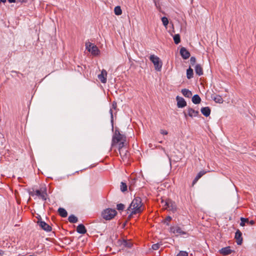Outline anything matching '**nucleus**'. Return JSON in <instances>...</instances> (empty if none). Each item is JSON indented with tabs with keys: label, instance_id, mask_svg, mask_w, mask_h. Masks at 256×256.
<instances>
[{
	"label": "nucleus",
	"instance_id": "f257e3e1",
	"mask_svg": "<svg viewBox=\"0 0 256 256\" xmlns=\"http://www.w3.org/2000/svg\"><path fill=\"white\" fill-rule=\"evenodd\" d=\"M142 206L141 198L140 197H136L128 208V212H130V216L140 213L143 210Z\"/></svg>",
	"mask_w": 256,
	"mask_h": 256
},
{
	"label": "nucleus",
	"instance_id": "f03ea898",
	"mask_svg": "<svg viewBox=\"0 0 256 256\" xmlns=\"http://www.w3.org/2000/svg\"><path fill=\"white\" fill-rule=\"evenodd\" d=\"M116 211L112 208H106L102 212V217L106 220H109L112 219L116 214Z\"/></svg>",
	"mask_w": 256,
	"mask_h": 256
},
{
	"label": "nucleus",
	"instance_id": "7ed1b4c3",
	"mask_svg": "<svg viewBox=\"0 0 256 256\" xmlns=\"http://www.w3.org/2000/svg\"><path fill=\"white\" fill-rule=\"evenodd\" d=\"M86 49L94 56H98L100 54V50L94 44L87 42H86Z\"/></svg>",
	"mask_w": 256,
	"mask_h": 256
},
{
	"label": "nucleus",
	"instance_id": "20e7f679",
	"mask_svg": "<svg viewBox=\"0 0 256 256\" xmlns=\"http://www.w3.org/2000/svg\"><path fill=\"white\" fill-rule=\"evenodd\" d=\"M150 60L153 63L154 68L157 71H160L162 67V62L157 56L154 54L150 55Z\"/></svg>",
	"mask_w": 256,
	"mask_h": 256
},
{
	"label": "nucleus",
	"instance_id": "39448f33",
	"mask_svg": "<svg viewBox=\"0 0 256 256\" xmlns=\"http://www.w3.org/2000/svg\"><path fill=\"white\" fill-rule=\"evenodd\" d=\"M170 232L174 234L176 236L186 234V232L183 230L181 228L178 226H172L170 228Z\"/></svg>",
	"mask_w": 256,
	"mask_h": 256
},
{
	"label": "nucleus",
	"instance_id": "423d86ee",
	"mask_svg": "<svg viewBox=\"0 0 256 256\" xmlns=\"http://www.w3.org/2000/svg\"><path fill=\"white\" fill-rule=\"evenodd\" d=\"M164 208L168 210L172 211L174 212L176 210V203L172 200H168L164 203Z\"/></svg>",
	"mask_w": 256,
	"mask_h": 256
},
{
	"label": "nucleus",
	"instance_id": "0eeeda50",
	"mask_svg": "<svg viewBox=\"0 0 256 256\" xmlns=\"http://www.w3.org/2000/svg\"><path fill=\"white\" fill-rule=\"evenodd\" d=\"M184 114L186 118L187 116H189L192 118L196 116L198 114V112L194 110L192 108H188L187 110V111L184 112Z\"/></svg>",
	"mask_w": 256,
	"mask_h": 256
},
{
	"label": "nucleus",
	"instance_id": "6e6552de",
	"mask_svg": "<svg viewBox=\"0 0 256 256\" xmlns=\"http://www.w3.org/2000/svg\"><path fill=\"white\" fill-rule=\"evenodd\" d=\"M234 238L236 240V242L238 245H241L242 244L243 241L242 234L239 230H238L236 231Z\"/></svg>",
	"mask_w": 256,
	"mask_h": 256
},
{
	"label": "nucleus",
	"instance_id": "1a4fd4ad",
	"mask_svg": "<svg viewBox=\"0 0 256 256\" xmlns=\"http://www.w3.org/2000/svg\"><path fill=\"white\" fill-rule=\"evenodd\" d=\"M176 100L177 102V106L178 108H182L186 106V102L184 99L180 96L176 97Z\"/></svg>",
	"mask_w": 256,
	"mask_h": 256
},
{
	"label": "nucleus",
	"instance_id": "9d476101",
	"mask_svg": "<svg viewBox=\"0 0 256 256\" xmlns=\"http://www.w3.org/2000/svg\"><path fill=\"white\" fill-rule=\"evenodd\" d=\"M38 224L39 226L44 230L49 232L52 230V228L44 221H38Z\"/></svg>",
	"mask_w": 256,
	"mask_h": 256
},
{
	"label": "nucleus",
	"instance_id": "9b49d317",
	"mask_svg": "<svg viewBox=\"0 0 256 256\" xmlns=\"http://www.w3.org/2000/svg\"><path fill=\"white\" fill-rule=\"evenodd\" d=\"M106 76L107 72L104 69L102 70L100 74H98V78L102 83L104 84H105L106 82Z\"/></svg>",
	"mask_w": 256,
	"mask_h": 256
},
{
	"label": "nucleus",
	"instance_id": "f8f14e48",
	"mask_svg": "<svg viewBox=\"0 0 256 256\" xmlns=\"http://www.w3.org/2000/svg\"><path fill=\"white\" fill-rule=\"evenodd\" d=\"M122 136L120 134L118 130H116L114 135L112 138L113 142L118 143L122 140Z\"/></svg>",
	"mask_w": 256,
	"mask_h": 256
},
{
	"label": "nucleus",
	"instance_id": "ddd939ff",
	"mask_svg": "<svg viewBox=\"0 0 256 256\" xmlns=\"http://www.w3.org/2000/svg\"><path fill=\"white\" fill-rule=\"evenodd\" d=\"M180 54L184 59L186 60L190 56V54L185 48H182L180 50Z\"/></svg>",
	"mask_w": 256,
	"mask_h": 256
},
{
	"label": "nucleus",
	"instance_id": "4468645a",
	"mask_svg": "<svg viewBox=\"0 0 256 256\" xmlns=\"http://www.w3.org/2000/svg\"><path fill=\"white\" fill-rule=\"evenodd\" d=\"M232 250L230 249V246L223 248L220 250V252L224 256H228L232 252Z\"/></svg>",
	"mask_w": 256,
	"mask_h": 256
},
{
	"label": "nucleus",
	"instance_id": "2eb2a0df",
	"mask_svg": "<svg viewBox=\"0 0 256 256\" xmlns=\"http://www.w3.org/2000/svg\"><path fill=\"white\" fill-rule=\"evenodd\" d=\"M76 231L79 234H84L86 232V230L84 224H80L77 226Z\"/></svg>",
	"mask_w": 256,
	"mask_h": 256
},
{
	"label": "nucleus",
	"instance_id": "dca6fc26",
	"mask_svg": "<svg viewBox=\"0 0 256 256\" xmlns=\"http://www.w3.org/2000/svg\"><path fill=\"white\" fill-rule=\"evenodd\" d=\"M182 93L186 98H190L192 94L191 91L186 88L182 90Z\"/></svg>",
	"mask_w": 256,
	"mask_h": 256
},
{
	"label": "nucleus",
	"instance_id": "f3484780",
	"mask_svg": "<svg viewBox=\"0 0 256 256\" xmlns=\"http://www.w3.org/2000/svg\"><path fill=\"white\" fill-rule=\"evenodd\" d=\"M212 98L216 103L222 104L223 102V100L222 96L220 95H212Z\"/></svg>",
	"mask_w": 256,
	"mask_h": 256
},
{
	"label": "nucleus",
	"instance_id": "a211bd4d",
	"mask_svg": "<svg viewBox=\"0 0 256 256\" xmlns=\"http://www.w3.org/2000/svg\"><path fill=\"white\" fill-rule=\"evenodd\" d=\"M206 174V172L205 171H204V170H202V171H200V172L197 176H196V177L194 178V180H193V182H192V185L194 186L196 182L197 181L204 175V174Z\"/></svg>",
	"mask_w": 256,
	"mask_h": 256
},
{
	"label": "nucleus",
	"instance_id": "6ab92c4d",
	"mask_svg": "<svg viewBox=\"0 0 256 256\" xmlns=\"http://www.w3.org/2000/svg\"><path fill=\"white\" fill-rule=\"evenodd\" d=\"M192 100L194 104H198L200 102L201 98L198 94H194L192 97Z\"/></svg>",
	"mask_w": 256,
	"mask_h": 256
},
{
	"label": "nucleus",
	"instance_id": "aec40b11",
	"mask_svg": "<svg viewBox=\"0 0 256 256\" xmlns=\"http://www.w3.org/2000/svg\"><path fill=\"white\" fill-rule=\"evenodd\" d=\"M58 212L59 214L62 218H66L68 216V212L66 210L62 208H60L58 209Z\"/></svg>",
	"mask_w": 256,
	"mask_h": 256
},
{
	"label": "nucleus",
	"instance_id": "412c9836",
	"mask_svg": "<svg viewBox=\"0 0 256 256\" xmlns=\"http://www.w3.org/2000/svg\"><path fill=\"white\" fill-rule=\"evenodd\" d=\"M137 180V178H131L130 180V187H129V188L130 190H134V187L136 185V181Z\"/></svg>",
	"mask_w": 256,
	"mask_h": 256
},
{
	"label": "nucleus",
	"instance_id": "4be33fe9",
	"mask_svg": "<svg viewBox=\"0 0 256 256\" xmlns=\"http://www.w3.org/2000/svg\"><path fill=\"white\" fill-rule=\"evenodd\" d=\"M68 220L70 223H76L78 219L74 215L71 214L69 216Z\"/></svg>",
	"mask_w": 256,
	"mask_h": 256
},
{
	"label": "nucleus",
	"instance_id": "5701e85b",
	"mask_svg": "<svg viewBox=\"0 0 256 256\" xmlns=\"http://www.w3.org/2000/svg\"><path fill=\"white\" fill-rule=\"evenodd\" d=\"M195 71L198 76L202 74V70L200 65H196L195 67Z\"/></svg>",
	"mask_w": 256,
	"mask_h": 256
},
{
	"label": "nucleus",
	"instance_id": "b1692460",
	"mask_svg": "<svg viewBox=\"0 0 256 256\" xmlns=\"http://www.w3.org/2000/svg\"><path fill=\"white\" fill-rule=\"evenodd\" d=\"M193 70L189 68L186 71V76L188 79H190L193 77Z\"/></svg>",
	"mask_w": 256,
	"mask_h": 256
},
{
	"label": "nucleus",
	"instance_id": "393cba45",
	"mask_svg": "<svg viewBox=\"0 0 256 256\" xmlns=\"http://www.w3.org/2000/svg\"><path fill=\"white\" fill-rule=\"evenodd\" d=\"M114 14L117 16H120L122 14V10L120 6H116L114 10Z\"/></svg>",
	"mask_w": 256,
	"mask_h": 256
},
{
	"label": "nucleus",
	"instance_id": "a878e982",
	"mask_svg": "<svg viewBox=\"0 0 256 256\" xmlns=\"http://www.w3.org/2000/svg\"><path fill=\"white\" fill-rule=\"evenodd\" d=\"M174 43L176 44H178L180 42V36L179 34H175L174 37Z\"/></svg>",
	"mask_w": 256,
	"mask_h": 256
},
{
	"label": "nucleus",
	"instance_id": "bb28decb",
	"mask_svg": "<svg viewBox=\"0 0 256 256\" xmlns=\"http://www.w3.org/2000/svg\"><path fill=\"white\" fill-rule=\"evenodd\" d=\"M202 113L206 116H208V106L202 108L201 109Z\"/></svg>",
	"mask_w": 256,
	"mask_h": 256
},
{
	"label": "nucleus",
	"instance_id": "cd10ccee",
	"mask_svg": "<svg viewBox=\"0 0 256 256\" xmlns=\"http://www.w3.org/2000/svg\"><path fill=\"white\" fill-rule=\"evenodd\" d=\"M46 196L47 194L46 190H42L39 197H40L42 200H46Z\"/></svg>",
	"mask_w": 256,
	"mask_h": 256
},
{
	"label": "nucleus",
	"instance_id": "c85d7f7f",
	"mask_svg": "<svg viewBox=\"0 0 256 256\" xmlns=\"http://www.w3.org/2000/svg\"><path fill=\"white\" fill-rule=\"evenodd\" d=\"M122 244L126 248H131L132 244L130 242H128L126 240H124L122 243Z\"/></svg>",
	"mask_w": 256,
	"mask_h": 256
},
{
	"label": "nucleus",
	"instance_id": "c756f323",
	"mask_svg": "<svg viewBox=\"0 0 256 256\" xmlns=\"http://www.w3.org/2000/svg\"><path fill=\"white\" fill-rule=\"evenodd\" d=\"M120 190L124 192L127 190V185L126 183L122 182L120 184Z\"/></svg>",
	"mask_w": 256,
	"mask_h": 256
},
{
	"label": "nucleus",
	"instance_id": "7c9ffc66",
	"mask_svg": "<svg viewBox=\"0 0 256 256\" xmlns=\"http://www.w3.org/2000/svg\"><path fill=\"white\" fill-rule=\"evenodd\" d=\"M240 221L241 222L240 223V225L242 226H243L245 225V223H247V222H249L248 218H241Z\"/></svg>",
	"mask_w": 256,
	"mask_h": 256
},
{
	"label": "nucleus",
	"instance_id": "2f4dec72",
	"mask_svg": "<svg viewBox=\"0 0 256 256\" xmlns=\"http://www.w3.org/2000/svg\"><path fill=\"white\" fill-rule=\"evenodd\" d=\"M162 24L164 26H166L168 24V20L167 18L164 16L162 18Z\"/></svg>",
	"mask_w": 256,
	"mask_h": 256
},
{
	"label": "nucleus",
	"instance_id": "473e14b6",
	"mask_svg": "<svg viewBox=\"0 0 256 256\" xmlns=\"http://www.w3.org/2000/svg\"><path fill=\"white\" fill-rule=\"evenodd\" d=\"M176 256H188V253L186 251H180Z\"/></svg>",
	"mask_w": 256,
	"mask_h": 256
},
{
	"label": "nucleus",
	"instance_id": "72a5a7b5",
	"mask_svg": "<svg viewBox=\"0 0 256 256\" xmlns=\"http://www.w3.org/2000/svg\"><path fill=\"white\" fill-rule=\"evenodd\" d=\"M116 207L118 210H122L124 208V205L122 204H117Z\"/></svg>",
	"mask_w": 256,
	"mask_h": 256
},
{
	"label": "nucleus",
	"instance_id": "f704fd0d",
	"mask_svg": "<svg viewBox=\"0 0 256 256\" xmlns=\"http://www.w3.org/2000/svg\"><path fill=\"white\" fill-rule=\"evenodd\" d=\"M172 220V218L170 216H168L165 220H164V224H166V225L168 226V222Z\"/></svg>",
	"mask_w": 256,
	"mask_h": 256
},
{
	"label": "nucleus",
	"instance_id": "c9c22d12",
	"mask_svg": "<svg viewBox=\"0 0 256 256\" xmlns=\"http://www.w3.org/2000/svg\"><path fill=\"white\" fill-rule=\"evenodd\" d=\"M152 250H157L160 248V244L158 243L154 244L152 245Z\"/></svg>",
	"mask_w": 256,
	"mask_h": 256
},
{
	"label": "nucleus",
	"instance_id": "e433bc0d",
	"mask_svg": "<svg viewBox=\"0 0 256 256\" xmlns=\"http://www.w3.org/2000/svg\"><path fill=\"white\" fill-rule=\"evenodd\" d=\"M196 62V59L194 57L192 56L190 58V62L192 66H194Z\"/></svg>",
	"mask_w": 256,
	"mask_h": 256
},
{
	"label": "nucleus",
	"instance_id": "4c0bfd02",
	"mask_svg": "<svg viewBox=\"0 0 256 256\" xmlns=\"http://www.w3.org/2000/svg\"><path fill=\"white\" fill-rule=\"evenodd\" d=\"M43 190H36L34 192V194L39 196L40 194L42 193V192Z\"/></svg>",
	"mask_w": 256,
	"mask_h": 256
},
{
	"label": "nucleus",
	"instance_id": "58836bf2",
	"mask_svg": "<svg viewBox=\"0 0 256 256\" xmlns=\"http://www.w3.org/2000/svg\"><path fill=\"white\" fill-rule=\"evenodd\" d=\"M110 115H111V116H110L111 123L112 124V126H113L114 118H113V114H112V109L110 110Z\"/></svg>",
	"mask_w": 256,
	"mask_h": 256
},
{
	"label": "nucleus",
	"instance_id": "ea45409f",
	"mask_svg": "<svg viewBox=\"0 0 256 256\" xmlns=\"http://www.w3.org/2000/svg\"><path fill=\"white\" fill-rule=\"evenodd\" d=\"M123 150L122 148L120 149V154L121 156L122 157H124V156H126V153L124 152V154H122V153H123Z\"/></svg>",
	"mask_w": 256,
	"mask_h": 256
},
{
	"label": "nucleus",
	"instance_id": "a19ab883",
	"mask_svg": "<svg viewBox=\"0 0 256 256\" xmlns=\"http://www.w3.org/2000/svg\"><path fill=\"white\" fill-rule=\"evenodd\" d=\"M28 0H16V2L26 3Z\"/></svg>",
	"mask_w": 256,
	"mask_h": 256
},
{
	"label": "nucleus",
	"instance_id": "79ce46f5",
	"mask_svg": "<svg viewBox=\"0 0 256 256\" xmlns=\"http://www.w3.org/2000/svg\"><path fill=\"white\" fill-rule=\"evenodd\" d=\"M160 132L161 134H165V135H166L168 134V132L166 130H161L160 131Z\"/></svg>",
	"mask_w": 256,
	"mask_h": 256
},
{
	"label": "nucleus",
	"instance_id": "37998d69",
	"mask_svg": "<svg viewBox=\"0 0 256 256\" xmlns=\"http://www.w3.org/2000/svg\"><path fill=\"white\" fill-rule=\"evenodd\" d=\"M247 223L250 225H253L254 224V222L253 220H251L249 222H247Z\"/></svg>",
	"mask_w": 256,
	"mask_h": 256
},
{
	"label": "nucleus",
	"instance_id": "c03bdc74",
	"mask_svg": "<svg viewBox=\"0 0 256 256\" xmlns=\"http://www.w3.org/2000/svg\"><path fill=\"white\" fill-rule=\"evenodd\" d=\"M166 154L167 156H168V160H169V161H170V164H171V158H170V157L169 156V155H168V154H166Z\"/></svg>",
	"mask_w": 256,
	"mask_h": 256
},
{
	"label": "nucleus",
	"instance_id": "a18cd8bd",
	"mask_svg": "<svg viewBox=\"0 0 256 256\" xmlns=\"http://www.w3.org/2000/svg\"><path fill=\"white\" fill-rule=\"evenodd\" d=\"M10 3L16 2V0H8Z\"/></svg>",
	"mask_w": 256,
	"mask_h": 256
},
{
	"label": "nucleus",
	"instance_id": "49530a36",
	"mask_svg": "<svg viewBox=\"0 0 256 256\" xmlns=\"http://www.w3.org/2000/svg\"><path fill=\"white\" fill-rule=\"evenodd\" d=\"M3 254H4V252L0 250V256H2Z\"/></svg>",
	"mask_w": 256,
	"mask_h": 256
},
{
	"label": "nucleus",
	"instance_id": "de8ad7c7",
	"mask_svg": "<svg viewBox=\"0 0 256 256\" xmlns=\"http://www.w3.org/2000/svg\"><path fill=\"white\" fill-rule=\"evenodd\" d=\"M6 0H0V2L5 3L6 2Z\"/></svg>",
	"mask_w": 256,
	"mask_h": 256
},
{
	"label": "nucleus",
	"instance_id": "09e8293b",
	"mask_svg": "<svg viewBox=\"0 0 256 256\" xmlns=\"http://www.w3.org/2000/svg\"><path fill=\"white\" fill-rule=\"evenodd\" d=\"M112 106H113L114 108H115L116 106H114V104H112Z\"/></svg>",
	"mask_w": 256,
	"mask_h": 256
},
{
	"label": "nucleus",
	"instance_id": "8fccbe9b",
	"mask_svg": "<svg viewBox=\"0 0 256 256\" xmlns=\"http://www.w3.org/2000/svg\"><path fill=\"white\" fill-rule=\"evenodd\" d=\"M210 110L209 109V112H208L209 115L210 114Z\"/></svg>",
	"mask_w": 256,
	"mask_h": 256
}]
</instances>
